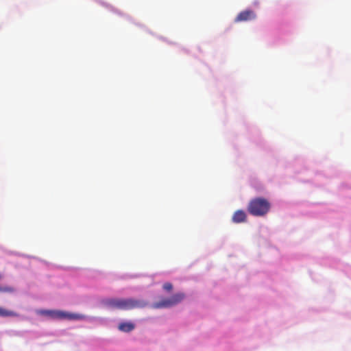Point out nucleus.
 Masks as SVG:
<instances>
[{"label": "nucleus", "mask_w": 351, "mask_h": 351, "mask_svg": "<svg viewBox=\"0 0 351 351\" xmlns=\"http://www.w3.org/2000/svg\"><path fill=\"white\" fill-rule=\"evenodd\" d=\"M0 316L1 317H16L17 314L12 311L5 309L2 307H0Z\"/></svg>", "instance_id": "obj_8"}, {"label": "nucleus", "mask_w": 351, "mask_h": 351, "mask_svg": "<svg viewBox=\"0 0 351 351\" xmlns=\"http://www.w3.org/2000/svg\"><path fill=\"white\" fill-rule=\"evenodd\" d=\"M271 208L268 199L264 197H255L252 199L247 206L248 213L255 217H263L267 215Z\"/></svg>", "instance_id": "obj_2"}, {"label": "nucleus", "mask_w": 351, "mask_h": 351, "mask_svg": "<svg viewBox=\"0 0 351 351\" xmlns=\"http://www.w3.org/2000/svg\"><path fill=\"white\" fill-rule=\"evenodd\" d=\"M185 298L183 293H177L169 298L162 299L153 304L154 308H169L182 302Z\"/></svg>", "instance_id": "obj_4"}, {"label": "nucleus", "mask_w": 351, "mask_h": 351, "mask_svg": "<svg viewBox=\"0 0 351 351\" xmlns=\"http://www.w3.org/2000/svg\"><path fill=\"white\" fill-rule=\"evenodd\" d=\"M135 328L134 324L132 322H121L119 324L118 328L119 330L125 332H129L133 330Z\"/></svg>", "instance_id": "obj_7"}, {"label": "nucleus", "mask_w": 351, "mask_h": 351, "mask_svg": "<svg viewBox=\"0 0 351 351\" xmlns=\"http://www.w3.org/2000/svg\"><path fill=\"white\" fill-rule=\"evenodd\" d=\"M247 216L245 213L242 210H237L232 216V221L239 223L245 222L246 221Z\"/></svg>", "instance_id": "obj_6"}, {"label": "nucleus", "mask_w": 351, "mask_h": 351, "mask_svg": "<svg viewBox=\"0 0 351 351\" xmlns=\"http://www.w3.org/2000/svg\"><path fill=\"white\" fill-rule=\"evenodd\" d=\"M148 305V302L142 299L135 298H117L111 299V308L128 311L134 308H143Z\"/></svg>", "instance_id": "obj_1"}, {"label": "nucleus", "mask_w": 351, "mask_h": 351, "mask_svg": "<svg viewBox=\"0 0 351 351\" xmlns=\"http://www.w3.org/2000/svg\"><path fill=\"white\" fill-rule=\"evenodd\" d=\"M256 16V14L253 10H246L239 13L237 17L235 18L234 21L238 23L252 21L255 19Z\"/></svg>", "instance_id": "obj_5"}, {"label": "nucleus", "mask_w": 351, "mask_h": 351, "mask_svg": "<svg viewBox=\"0 0 351 351\" xmlns=\"http://www.w3.org/2000/svg\"><path fill=\"white\" fill-rule=\"evenodd\" d=\"M3 276L0 273V280L2 279ZM15 291V289L12 286H0V293H13Z\"/></svg>", "instance_id": "obj_9"}, {"label": "nucleus", "mask_w": 351, "mask_h": 351, "mask_svg": "<svg viewBox=\"0 0 351 351\" xmlns=\"http://www.w3.org/2000/svg\"><path fill=\"white\" fill-rule=\"evenodd\" d=\"M163 289L167 291H171L173 289V285L170 282H166L163 285Z\"/></svg>", "instance_id": "obj_10"}, {"label": "nucleus", "mask_w": 351, "mask_h": 351, "mask_svg": "<svg viewBox=\"0 0 351 351\" xmlns=\"http://www.w3.org/2000/svg\"><path fill=\"white\" fill-rule=\"evenodd\" d=\"M38 313L53 319L81 320L86 318V316L82 314L72 313L60 310H40Z\"/></svg>", "instance_id": "obj_3"}]
</instances>
